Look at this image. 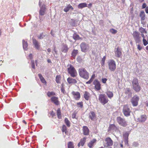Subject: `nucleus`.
Returning <instances> with one entry per match:
<instances>
[{"label": "nucleus", "instance_id": "6e6552de", "mask_svg": "<svg viewBox=\"0 0 148 148\" xmlns=\"http://www.w3.org/2000/svg\"><path fill=\"white\" fill-rule=\"evenodd\" d=\"M133 37L136 43H139L140 41V33L138 32L134 31L132 34Z\"/></svg>", "mask_w": 148, "mask_h": 148}, {"label": "nucleus", "instance_id": "423d86ee", "mask_svg": "<svg viewBox=\"0 0 148 148\" xmlns=\"http://www.w3.org/2000/svg\"><path fill=\"white\" fill-rule=\"evenodd\" d=\"M116 121L121 126L125 127L127 125V123L125 119L120 116L117 117Z\"/></svg>", "mask_w": 148, "mask_h": 148}, {"label": "nucleus", "instance_id": "9b49d317", "mask_svg": "<svg viewBox=\"0 0 148 148\" xmlns=\"http://www.w3.org/2000/svg\"><path fill=\"white\" fill-rule=\"evenodd\" d=\"M71 94L74 99L76 100H79L81 97L80 94L79 92L72 91Z\"/></svg>", "mask_w": 148, "mask_h": 148}, {"label": "nucleus", "instance_id": "dca6fc26", "mask_svg": "<svg viewBox=\"0 0 148 148\" xmlns=\"http://www.w3.org/2000/svg\"><path fill=\"white\" fill-rule=\"evenodd\" d=\"M46 8L45 5H42L40 8V9L39 11V14L41 16H43L45 14V12L46 11Z\"/></svg>", "mask_w": 148, "mask_h": 148}, {"label": "nucleus", "instance_id": "7c9ffc66", "mask_svg": "<svg viewBox=\"0 0 148 148\" xmlns=\"http://www.w3.org/2000/svg\"><path fill=\"white\" fill-rule=\"evenodd\" d=\"M73 39L75 40L82 39V38L80 37L76 33H74L73 34Z\"/></svg>", "mask_w": 148, "mask_h": 148}, {"label": "nucleus", "instance_id": "69168bd1", "mask_svg": "<svg viewBox=\"0 0 148 148\" xmlns=\"http://www.w3.org/2000/svg\"><path fill=\"white\" fill-rule=\"evenodd\" d=\"M92 6V4L91 3H90L88 4V8H90Z\"/></svg>", "mask_w": 148, "mask_h": 148}, {"label": "nucleus", "instance_id": "f704fd0d", "mask_svg": "<svg viewBox=\"0 0 148 148\" xmlns=\"http://www.w3.org/2000/svg\"><path fill=\"white\" fill-rule=\"evenodd\" d=\"M46 36L45 34L43 32L41 33L37 37L39 39H42L44 38Z\"/></svg>", "mask_w": 148, "mask_h": 148}, {"label": "nucleus", "instance_id": "a878e982", "mask_svg": "<svg viewBox=\"0 0 148 148\" xmlns=\"http://www.w3.org/2000/svg\"><path fill=\"white\" fill-rule=\"evenodd\" d=\"M125 93L126 95H127L129 97H131L132 93L131 92V90L129 88H126L125 90Z\"/></svg>", "mask_w": 148, "mask_h": 148}, {"label": "nucleus", "instance_id": "49530a36", "mask_svg": "<svg viewBox=\"0 0 148 148\" xmlns=\"http://www.w3.org/2000/svg\"><path fill=\"white\" fill-rule=\"evenodd\" d=\"M139 31L141 34L146 33V31L145 30V29L142 27H141L140 28Z\"/></svg>", "mask_w": 148, "mask_h": 148}, {"label": "nucleus", "instance_id": "052dcab7", "mask_svg": "<svg viewBox=\"0 0 148 148\" xmlns=\"http://www.w3.org/2000/svg\"><path fill=\"white\" fill-rule=\"evenodd\" d=\"M95 77V74H93L91 76V78H90V79H91V80L93 81V79H94V78Z\"/></svg>", "mask_w": 148, "mask_h": 148}, {"label": "nucleus", "instance_id": "ea45409f", "mask_svg": "<svg viewBox=\"0 0 148 148\" xmlns=\"http://www.w3.org/2000/svg\"><path fill=\"white\" fill-rule=\"evenodd\" d=\"M68 148H74L73 142L69 141L68 142Z\"/></svg>", "mask_w": 148, "mask_h": 148}, {"label": "nucleus", "instance_id": "e433bc0d", "mask_svg": "<svg viewBox=\"0 0 148 148\" xmlns=\"http://www.w3.org/2000/svg\"><path fill=\"white\" fill-rule=\"evenodd\" d=\"M57 115L58 118L59 119H61L62 118V116L61 115V112L60 108H58L57 110Z\"/></svg>", "mask_w": 148, "mask_h": 148}, {"label": "nucleus", "instance_id": "473e14b6", "mask_svg": "<svg viewBox=\"0 0 148 148\" xmlns=\"http://www.w3.org/2000/svg\"><path fill=\"white\" fill-rule=\"evenodd\" d=\"M78 50H77L76 49H73L71 53V55H72V56L75 58L77 54L78 53Z\"/></svg>", "mask_w": 148, "mask_h": 148}, {"label": "nucleus", "instance_id": "0eeeda50", "mask_svg": "<svg viewBox=\"0 0 148 148\" xmlns=\"http://www.w3.org/2000/svg\"><path fill=\"white\" fill-rule=\"evenodd\" d=\"M123 112L125 116L127 117L130 115L131 111L127 105H125L123 106Z\"/></svg>", "mask_w": 148, "mask_h": 148}, {"label": "nucleus", "instance_id": "5fc2aeb1", "mask_svg": "<svg viewBox=\"0 0 148 148\" xmlns=\"http://www.w3.org/2000/svg\"><path fill=\"white\" fill-rule=\"evenodd\" d=\"M137 49L139 50H141L142 49V46L139 45H137Z\"/></svg>", "mask_w": 148, "mask_h": 148}, {"label": "nucleus", "instance_id": "79ce46f5", "mask_svg": "<svg viewBox=\"0 0 148 148\" xmlns=\"http://www.w3.org/2000/svg\"><path fill=\"white\" fill-rule=\"evenodd\" d=\"M76 105L78 108H82L83 107V103L82 101L77 102L76 103Z\"/></svg>", "mask_w": 148, "mask_h": 148}, {"label": "nucleus", "instance_id": "f3484780", "mask_svg": "<svg viewBox=\"0 0 148 148\" xmlns=\"http://www.w3.org/2000/svg\"><path fill=\"white\" fill-rule=\"evenodd\" d=\"M109 130L113 132H116L119 130L118 127L114 124H111L109 127Z\"/></svg>", "mask_w": 148, "mask_h": 148}, {"label": "nucleus", "instance_id": "9d476101", "mask_svg": "<svg viewBox=\"0 0 148 148\" xmlns=\"http://www.w3.org/2000/svg\"><path fill=\"white\" fill-rule=\"evenodd\" d=\"M95 88L97 90L99 91L101 89V85L100 82L97 79H95L93 82Z\"/></svg>", "mask_w": 148, "mask_h": 148}, {"label": "nucleus", "instance_id": "7ed1b4c3", "mask_svg": "<svg viewBox=\"0 0 148 148\" xmlns=\"http://www.w3.org/2000/svg\"><path fill=\"white\" fill-rule=\"evenodd\" d=\"M113 141L110 137L106 138L104 140L103 145L105 148H107L112 146Z\"/></svg>", "mask_w": 148, "mask_h": 148}, {"label": "nucleus", "instance_id": "58836bf2", "mask_svg": "<svg viewBox=\"0 0 148 148\" xmlns=\"http://www.w3.org/2000/svg\"><path fill=\"white\" fill-rule=\"evenodd\" d=\"M61 77L60 75H57L56 77V81L58 84L60 83V80L61 79Z\"/></svg>", "mask_w": 148, "mask_h": 148}, {"label": "nucleus", "instance_id": "09e8293b", "mask_svg": "<svg viewBox=\"0 0 148 148\" xmlns=\"http://www.w3.org/2000/svg\"><path fill=\"white\" fill-rule=\"evenodd\" d=\"M143 44L145 46L147 45L148 44V42L146 40L145 38H143Z\"/></svg>", "mask_w": 148, "mask_h": 148}, {"label": "nucleus", "instance_id": "b1692460", "mask_svg": "<svg viewBox=\"0 0 148 148\" xmlns=\"http://www.w3.org/2000/svg\"><path fill=\"white\" fill-rule=\"evenodd\" d=\"M97 141L95 139H93L91 140L90 141L88 144V145L90 148H92Z\"/></svg>", "mask_w": 148, "mask_h": 148}, {"label": "nucleus", "instance_id": "4468645a", "mask_svg": "<svg viewBox=\"0 0 148 148\" xmlns=\"http://www.w3.org/2000/svg\"><path fill=\"white\" fill-rule=\"evenodd\" d=\"M32 43L34 45L35 48L38 50L40 49V43L35 38H32Z\"/></svg>", "mask_w": 148, "mask_h": 148}, {"label": "nucleus", "instance_id": "72a5a7b5", "mask_svg": "<svg viewBox=\"0 0 148 148\" xmlns=\"http://www.w3.org/2000/svg\"><path fill=\"white\" fill-rule=\"evenodd\" d=\"M23 47L24 49L25 50H27V49L28 44L27 42L24 40H23Z\"/></svg>", "mask_w": 148, "mask_h": 148}, {"label": "nucleus", "instance_id": "2eb2a0df", "mask_svg": "<svg viewBox=\"0 0 148 148\" xmlns=\"http://www.w3.org/2000/svg\"><path fill=\"white\" fill-rule=\"evenodd\" d=\"M82 132L84 135L88 136L89 135V130L87 126H84L83 127Z\"/></svg>", "mask_w": 148, "mask_h": 148}, {"label": "nucleus", "instance_id": "5701e85b", "mask_svg": "<svg viewBox=\"0 0 148 148\" xmlns=\"http://www.w3.org/2000/svg\"><path fill=\"white\" fill-rule=\"evenodd\" d=\"M67 81L69 84H75L77 83V81L75 79L70 77L67 78Z\"/></svg>", "mask_w": 148, "mask_h": 148}, {"label": "nucleus", "instance_id": "8fccbe9b", "mask_svg": "<svg viewBox=\"0 0 148 148\" xmlns=\"http://www.w3.org/2000/svg\"><path fill=\"white\" fill-rule=\"evenodd\" d=\"M31 66L32 67V68L33 69H35V64L34 63V60H32L31 61Z\"/></svg>", "mask_w": 148, "mask_h": 148}, {"label": "nucleus", "instance_id": "37998d69", "mask_svg": "<svg viewBox=\"0 0 148 148\" xmlns=\"http://www.w3.org/2000/svg\"><path fill=\"white\" fill-rule=\"evenodd\" d=\"M64 122L66 125L68 127L70 126L71 123L67 118H65L64 119Z\"/></svg>", "mask_w": 148, "mask_h": 148}, {"label": "nucleus", "instance_id": "13d9d810", "mask_svg": "<svg viewBox=\"0 0 148 148\" xmlns=\"http://www.w3.org/2000/svg\"><path fill=\"white\" fill-rule=\"evenodd\" d=\"M146 4L145 3H143V4L142 6V8L144 9L145 8H146Z\"/></svg>", "mask_w": 148, "mask_h": 148}, {"label": "nucleus", "instance_id": "3c124183", "mask_svg": "<svg viewBox=\"0 0 148 148\" xmlns=\"http://www.w3.org/2000/svg\"><path fill=\"white\" fill-rule=\"evenodd\" d=\"M77 113L75 112H74L72 114V117L73 119H77Z\"/></svg>", "mask_w": 148, "mask_h": 148}, {"label": "nucleus", "instance_id": "4d7b16f0", "mask_svg": "<svg viewBox=\"0 0 148 148\" xmlns=\"http://www.w3.org/2000/svg\"><path fill=\"white\" fill-rule=\"evenodd\" d=\"M104 23V21L103 20H100L99 21V24L100 25H103Z\"/></svg>", "mask_w": 148, "mask_h": 148}, {"label": "nucleus", "instance_id": "bf43d9fd", "mask_svg": "<svg viewBox=\"0 0 148 148\" xmlns=\"http://www.w3.org/2000/svg\"><path fill=\"white\" fill-rule=\"evenodd\" d=\"M38 77H39V78L40 79V80H41L42 78H44L43 77V76H42V75H41V74H40V73H39L38 74Z\"/></svg>", "mask_w": 148, "mask_h": 148}, {"label": "nucleus", "instance_id": "0e129e2a", "mask_svg": "<svg viewBox=\"0 0 148 148\" xmlns=\"http://www.w3.org/2000/svg\"><path fill=\"white\" fill-rule=\"evenodd\" d=\"M29 58L30 59H32L33 57H32V53H30L29 55Z\"/></svg>", "mask_w": 148, "mask_h": 148}, {"label": "nucleus", "instance_id": "20e7f679", "mask_svg": "<svg viewBox=\"0 0 148 148\" xmlns=\"http://www.w3.org/2000/svg\"><path fill=\"white\" fill-rule=\"evenodd\" d=\"M98 99L100 102L103 105L107 103L109 101L105 94H100L99 96Z\"/></svg>", "mask_w": 148, "mask_h": 148}, {"label": "nucleus", "instance_id": "c85d7f7f", "mask_svg": "<svg viewBox=\"0 0 148 148\" xmlns=\"http://www.w3.org/2000/svg\"><path fill=\"white\" fill-rule=\"evenodd\" d=\"M70 9L73 10V8L70 4H69L67 5L66 7L63 10L65 12H67L69 11Z\"/></svg>", "mask_w": 148, "mask_h": 148}, {"label": "nucleus", "instance_id": "393cba45", "mask_svg": "<svg viewBox=\"0 0 148 148\" xmlns=\"http://www.w3.org/2000/svg\"><path fill=\"white\" fill-rule=\"evenodd\" d=\"M69 50V48L66 44H63L62 47V52L64 53H66Z\"/></svg>", "mask_w": 148, "mask_h": 148}, {"label": "nucleus", "instance_id": "a211bd4d", "mask_svg": "<svg viewBox=\"0 0 148 148\" xmlns=\"http://www.w3.org/2000/svg\"><path fill=\"white\" fill-rule=\"evenodd\" d=\"M147 119V116L145 114H142L137 119V120L139 122L142 123L145 122Z\"/></svg>", "mask_w": 148, "mask_h": 148}, {"label": "nucleus", "instance_id": "ddd939ff", "mask_svg": "<svg viewBox=\"0 0 148 148\" xmlns=\"http://www.w3.org/2000/svg\"><path fill=\"white\" fill-rule=\"evenodd\" d=\"M51 101L56 106L60 104V103L58 97L55 96L52 97L50 99Z\"/></svg>", "mask_w": 148, "mask_h": 148}, {"label": "nucleus", "instance_id": "338daca9", "mask_svg": "<svg viewBox=\"0 0 148 148\" xmlns=\"http://www.w3.org/2000/svg\"><path fill=\"white\" fill-rule=\"evenodd\" d=\"M47 51L48 52H50L51 51V49L50 48H49L47 49Z\"/></svg>", "mask_w": 148, "mask_h": 148}, {"label": "nucleus", "instance_id": "de8ad7c7", "mask_svg": "<svg viewBox=\"0 0 148 148\" xmlns=\"http://www.w3.org/2000/svg\"><path fill=\"white\" fill-rule=\"evenodd\" d=\"M110 32L113 34H115L117 32V31L113 28H112L110 30Z\"/></svg>", "mask_w": 148, "mask_h": 148}, {"label": "nucleus", "instance_id": "864d4df0", "mask_svg": "<svg viewBox=\"0 0 148 148\" xmlns=\"http://www.w3.org/2000/svg\"><path fill=\"white\" fill-rule=\"evenodd\" d=\"M77 60L78 62H80L82 61V59L80 56H79L77 57Z\"/></svg>", "mask_w": 148, "mask_h": 148}, {"label": "nucleus", "instance_id": "a19ab883", "mask_svg": "<svg viewBox=\"0 0 148 148\" xmlns=\"http://www.w3.org/2000/svg\"><path fill=\"white\" fill-rule=\"evenodd\" d=\"M62 131L63 132H64L65 134L67 133V128L65 125H63L62 126Z\"/></svg>", "mask_w": 148, "mask_h": 148}, {"label": "nucleus", "instance_id": "f03ea898", "mask_svg": "<svg viewBox=\"0 0 148 148\" xmlns=\"http://www.w3.org/2000/svg\"><path fill=\"white\" fill-rule=\"evenodd\" d=\"M109 69L111 71H114L116 68L115 61L113 59L110 60L107 62Z\"/></svg>", "mask_w": 148, "mask_h": 148}, {"label": "nucleus", "instance_id": "1a4fd4ad", "mask_svg": "<svg viewBox=\"0 0 148 148\" xmlns=\"http://www.w3.org/2000/svg\"><path fill=\"white\" fill-rule=\"evenodd\" d=\"M81 51L84 52H86L89 48L88 45L85 42H82L80 45Z\"/></svg>", "mask_w": 148, "mask_h": 148}, {"label": "nucleus", "instance_id": "a18cd8bd", "mask_svg": "<svg viewBox=\"0 0 148 148\" xmlns=\"http://www.w3.org/2000/svg\"><path fill=\"white\" fill-rule=\"evenodd\" d=\"M56 95V93L55 92L51 91V92H49V91L47 93V95L48 96V97H50L52 95Z\"/></svg>", "mask_w": 148, "mask_h": 148}, {"label": "nucleus", "instance_id": "2f4dec72", "mask_svg": "<svg viewBox=\"0 0 148 148\" xmlns=\"http://www.w3.org/2000/svg\"><path fill=\"white\" fill-rule=\"evenodd\" d=\"M61 86V87L60 89L61 91L63 94L65 95L66 94V92L65 90L64 85L63 83L62 84Z\"/></svg>", "mask_w": 148, "mask_h": 148}, {"label": "nucleus", "instance_id": "39448f33", "mask_svg": "<svg viewBox=\"0 0 148 148\" xmlns=\"http://www.w3.org/2000/svg\"><path fill=\"white\" fill-rule=\"evenodd\" d=\"M68 73L71 76L74 77L77 75V73L76 70L74 67L71 65L70 66V67L68 68Z\"/></svg>", "mask_w": 148, "mask_h": 148}, {"label": "nucleus", "instance_id": "e2e57ef3", "mask_svg": "<svg viewBox=\"0 0 148 148\" xmlns=\"http://www.w3.org/2000/svg\"><path fill=\"white\" fill-rule=\"evenodd\" d=\"M145 11L146 13L148 14V6L147 7L145 10Z\"/></svg>", "mask_w": 148, "mask_h": 148}, {"label": "nucleus", "instance_id": "4be33fe9", "mask_svg": "<svg viewBox=\"0 0 148 148\" xmlns=\"http://www.w3.org/2000/svg\"><path fill=\"white\" fill-rule=\"evenodd\" d=\"M132 88L136 92H139L141 89V87L139 84L132 86Z\"/></svg>", "mask_w": 148, "mask_h": 148}, {"label": "nucleus", "instance_id": "cd10ccee", "mask_svg": "<svg viewBox=\"0 0 148 148\" xmlns=\"http://www.w3.org/2000/svg\"><path fill=\"white\" fill-rule=\"evenodd\" d=\"M84 97L85 100L88 101L90 97V94L88 92L85 91L84 94Z\"/></svg>", "mask_w": 148, "mask_h": 148}, {"label": "nucleus", "instance_id": "c03bdc74", "mask_svg": "<svg viewBox=\"0 0 148 148\" xmlns=\"http://www.w3.org/2000/svg\"><path fill=\"white\" fill-rule=\"evenodd\" d=\"M106 59V56H104L103 57V58H102V59L101 60V66L102 67V66H104Z\"/></svg>", "mask_w": 148, "mask_h": 148}, {"label": "nucleus", "instance_id": "f257e3e1", "mask_svg": "<svg viewBox=\"0 0 148 148\" xmlns=\"http://www.w3.org/2000/svg\"><path fill=\"white\" fill-rule=\"evenodd\" d=\"M78 72L79 75L81 77L86 79H88L89 78V74L84 68L79 69Z\"/></svg>", "mask_w": 148, "mask_h": 148}, {"label": "nucleus", "instance_id": "4c0bfd02", "mask_svg": "<svg viewBox=\"0 0 148 148\" xmlns=\"http://www.w3.org/2000/svg\"><path fill=\"white\" fill-rule=\"evenodd\" d=\"M106 94L108 97L111 99L113 96V92L110 91H108L106 92Z\"/></svg>", "mask_w": 148, "mask_h": 148}, {"label": "nucleus", "instance_id": "774afa93", "mask_svg": "<svg viewBox=\"0 0 148 148\" xmlns=\"http://www.w3.org/2000/svg\"><path fill=\"white\" fill-rule=\"evenodd\" d=\"M47 61L48 63H51V62L50 60V59H48L47 60Z\"/></svg>", "mask_w": 148, "mask_h": 148}, {"label": "nucleus", "instance_id": "680f3d73", "mask_svg": "<svg viewBox=\"0 0 148 148\" xmlns=\"http://www.w3.org/2000/svg\"><path fill=\"white\" fill-rule=\"evenodd\" d=\"M92 82V81L91 80V79H90L87 82H86V84H90L91 83V82Z\"/></svg>", "mask_w": 148, "mask_h": 148}, {"label": "nucleus", "instance_id": "c9c22d12", "mask_svg": "<svg viewBox=\"0 0 148 148\" xmlns=\"http://www.w3.org/2000/svg\"><path fill=\"white\" fill-rule=\"evenodd\" d=\"M87 7V4L86 3H82L79 4L78 5V8L79 9L82 8H83Z\"/></svg>", "mask_w": 148, "mask_h": 148}, {"label": "nucleus", "instance_id": "6ab92c4d", "mask_svg": "<svg viewBox=\"0 0 148 148\" xmlns=\"http://www.w3.org/2000/svg\"><path fill=\"white\" fill-rule=\"evenodd\" d=\"M86 137H85L81 139L80 141L78 143L77 145L78 147H79L80 146H83L84 145L86 141Z\"/></svg>", "mask_w": 148, "mask_h": 148}, {"label": "nucleus", "instance_id": "f8f14e48", "mask_svg": "<svg viewBox=\"0 0 148 148\" xmlns=\"http://www.w3.org/2000/svg\"><path fill=\"white\" fill-rule=\"evenodd\" d=\"M139 98L137 96H135L132 98L131 102L134 106H136L138 104Z\"/></svg>", "mask_w": 148, "mask_h": 148}, {"label": "nucleus", "instance_id": "aec40b11", "mask_svg": "<svg viewBox=\"0 0 148 148\" xmlns=\"http://www.w3.org/2000/svg\"><path fill=\"white\" fill-rule=\"evenodd\" d=\"M89 117L92 121H94L96 118V115L94 112L91 111L89 114Z\"/></svg>", "mask_w": 148, "mask_h": 148}, {"label": "nucleus", "instance_id": "412c9836", "mask_svg": "<svg viewBox=\"0 0 148 148\" xmlns=\"http://www.w3.org/2000/svg\"><path fill=\"white\" fill-rule=\"evenodd\" d=\"M115 53L116 57L120 58L122 55L121 50L119 47H117L116 49V51H115Z\"/></svg>", "mask_w": 148, "mask_h": 148}, {"label": "nucleus", "instance_id": "603ef678", "mask_svg": "<svg viewBox=\"0 0 148 148\" xmlns=\"http://www.w3.org/2000/svg\"><path fill=\"white\" fill-rule=\"evenodd\" d=\"M107 79L106 78H102L101 79L102 82L103 84L106 83Z\"/></svg>", "mask_w": 148, "mask_h": 148}, {"label": "nucleus", "instance_id": "bb28decb", "mask_svg": "<svg viewBox=\"0 0 148 148\" xmlns=\"http://www.w3.org/2000/svg\"><path fill=\"white\" fill-rule=\"evenodd\" d=\"M132 86L139 84L138 80L137 78L134 77L132 81Z\"/></svg>", "mask_w": 148, "mask_h": 148}, {"label": "nucleus", "instance_id": "c756f323", "mask_svg": "<svg viewBox=\"0 0 148 148\" xmlns=\"http://www.w3.org/2000/svg\"><path fill=\"white\" fill-rule=\"evenodd\" d=\"M139 16L141 17V20L144 21L145 19V15L143 11L140 12Z\"/></svg>", "mask_w": 148, "mask_h": 148}, {"label": "nucleus", "instance_id": "6e6d98bb", "mask_svg": "<svg viewBox=\"0 0 148 148\" xmlns=\"http://www.w3.org/2000/svg\"><path fill=\"white\" fill-rule=\"evenodd\" d=\"M41 82L44 84H46L47 82L44 78L40 80Z\"/></svg>", "mask_w": 148, "mask_h": 148}]
</instances>
